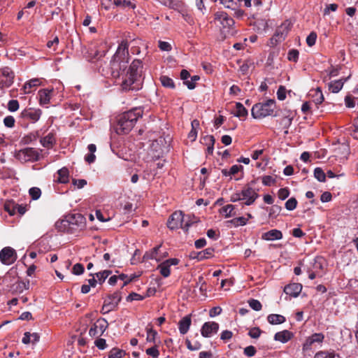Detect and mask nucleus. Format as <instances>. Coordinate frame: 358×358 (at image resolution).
I'll list each match as a JSON object with an SVG mask.
<instances>
[{
	"instance_id": "nucleus-1",
	"label": "nucleus",
	"mask_w": 358,
	"mask_h": 358,
	"mask_svg": "<svg viewBox=\"0 0 358 358\" xmlns=\"http://www.w3.org/2000/svg\"><path fill=\"white\" fill-rule=\"evenodd\" d=\"M129 61V44L127 41L123 40L110 61L111 76L116 79L122 90L136 91L141 88L142 62L134 59L127 68Z\"/></svg>"
},
{
	"instance_id": "nucleus-2",
	"label": "nucleus",
	"mask_w": 358,
	"mask_h": 358,
	"mask_svg": "<svg viewBox=\"0 0 358 358\" xmlns=\"http://www.w3.org/2000/svg\"><path fill=\"white\" fill-rule=\"evenodd\" d=\"M142 115L143 109L141 108H135L122 114L116 127L117 133L119 134L129 133L135 125L137 120Z\"/></svg>"
},
{
	"instance_id": "nucleus-3",
	"label": "nucleus",
	"mask_w": 358,
	"mask_h": 358,
	"mask_svg": "<svg viewBox=\"0 0 358 358\" xmlns=\"http://www.w3.org/2000/svg\"><path fill=\"white\" fill-rule=\"evenodd\" d=\"M215 21L224 37L234 36L236 34V30L234 27V20L226 13L217 12L215 14Z\"/></svg>"
},
{
	"instance_id": "nucleus-4",
	"label": "nucleus",
	"mask_w": 358,
	"mask_h": 358,
	"mask_svg": "<svg viewBox=\"0 0 358 358\" xmlns=\"http://www.w3.org/2000/svg\"><path fill=\"white\" fill-rule=\"evenodd\" d=\"M190 219V215H185L182 211L174 212L169 217L167 222V227L175 230L181 228L187 231L189 227L194 223Z\"/></svg>"
},
{
	"instance_id": "nucleus-5",
	"label": "nucleus",
	"mask_w": 358,
	"mask_h": 358,
	"mask_svg": "<svg viewBox=\"0 0 358 358\" xmlns=\"http://www.w3.org/2000/svg\"><path fill=\"white\" fill-rule=\"evenodd\" d=\"M275 108V101L273 99H268L265 102L255 104L252 108L251 114L255 119L263 118L272 115Z\"/></svg>"
},
{
	"instance_id": "nucleus-6",
	"label": "nucleus",
	"mask_w": 358,
	"mask_h": 358,
	"mask_svg": "<svg viewBox=\"0 0 358 358\" xmlns=\"http://www.w3.org/2000/svg\"><path fill=\"white\" fill-rule=\"evenodd\" d=\"M41 150L34 148H27L20 150L15 153V158L22 163L28 162H36L40 159Z\"/></svg>"
},
{
	"instance_id": "nucleus-7",
	"label": "nucleus",
	"mask_w": 358,
	"mask_h": 358,
	"mask_svg": "<svg viewBox=\"0 0 358 358\" xmlns=\"http://www.w3.org/2000/svg\"><path fill=\"white\" fill-rule=\"evenodd\" d=\"M291 29V22L288 20L282 22L275 30L273 37L270 40L272 46L276 45L278 43L285 40L289 31Z\"/></svg>"
},
{
	"instance_id": "nucleus-8",
	"label": "nucleus",
	"mask_w": 358,
	"mask_h": 358,
	"mask_svg": "<svg viewBox=\"0 0 358 358\" xmlns=\"http://www.w3.org/2000/svg\"><path fill=\"white\" fill-rule=\"evenodd\" d=\"M0 87L8 88L10 87L15 78V73L13 70L8 66H3L0 69Z\"/></svg>"
},
{
	"instance_id": "nucleus-9",
	"label": "nucleus",
	"mask_w": 358,
	"mask_h": 358,
	"mask_svg": "<svg viewBox=\"0 0 358 358\" xmlns=\"http://www.w3.org/2000/svg\"><path fill=\"white\" fill-rule=\"evenodd\" d=\"M17 258V252L11 247H5L0 251V262L4 265L13 264Z\"/></svg>"
},
{
	"instance_id": "nucleus-10",
	"label": "nucleus",
	"mask_w": 358,
	"mask_h": 358,
	"mask_svg": "<svg viewBox=\"0 0 358 358\" xmlns=\"http://www.w3.org/2000/svg\"><path fill=\"white\" fill-rule=\"evenodd\" d=\"M241 199L246 206L252 205L259 197L257 190L250 185L245 186L241 191Z\"/></svg>"
},
{
	"instance_id": "nucleus-11",
	"label": "nucleus",
	"mask_w": 358,
	"mask_h": 358,
	"mask_svg": "<svg viewBox=\"0 0 358 358\" xmlns=\"http://www.w3.org/2000/svg\"><path fill=\"white\" fill-rule=\"evenodd\" d=\"M121 296L119 292H115L109 296L105 301L102 307L103 314L108 313L114 310L121 301Z\"/></svg>"
},
{
	"instance_id": "nucleus-12",
	"label": "nucleus",
	"mask_w": 358,
	"mask_h": 358,
	"mask_svg": "<svg viewBox=\"0 0 358 358\" xmlns=\"http://www.w3.org/2000/svg\"><path fill=\"white\" fill-rule=\"evenodd\" d=\"M108 322L104 318L97 320L90 327L89 335L92 337L101 336L108 327Z\"/></svg>"
},
{
	"instance_id": "nucleus-13",
	"label": "nucleus",
	"mask_w": 358,
	"mask_h": 358,
	"mask_svg": "<svg viewBox=\"0 0 358 358\" xmlns=\"http://www.w3.org/2000/svg\"><path fill=\"white\" fill-rule=\"evenodd\" d=\"M324 339V336L322 333H315L306 338L303 344V350L307 351L316 344H321Z\"/></svg>"
},
{
	"instance_id": "nucleus-14",
	"label": "nucleus",
	"mask_w": 358,
	"mask_h": 358,
	"mask_svg": "<svg viewBox=\"0 0 358 358\" xmlns=\"http://www.w3.org/2000/svg\"><path fill=\"white\" fill-rule=\"evenodd\" d=\"M219 329V324L215 322H205L201 329V334L203 337H211L216 334Z\"/></svg>"
},
{
	"instance_id": "nucleus-15",
	"label": "nucleus",
	"mask_w": 358,
	"mask_h": 358,
	"mask_svg": "<svg viewBox=\"0 0 358 358\" xmlns=\"http://www.w3.org/2000/svg\"><path fill=\"white\" fill-rule=\"evenodd\" d=\"M326 265L325 259L321 256H317L313 259L310 266L308 268H310L311 270L322 275Z\"/></svg>"
},
{
	"instance_id": "nucleus-16",
	"label": "nucleus",
	"mask_w": 358,
	"mask_h": 358,
	"mask_svg": "<svg viewBox=\"0 0 358 358\" xmlns=\"http://www.w3.org/2000/svg\"><path fill=\"white\" fill-rule=\"evenodd\" d=\"M192 324L191 315L183 317L178 322V329L181 334L185 335L187 333Z\"/></svg>"
},
{
	"instance_id": "nucleus-17",
	"label": "nucleus",
	"mask_w": 358,
	"mask_h": 358,
	"mask_svg": "<svg viewBox=\"0 0 358 358\" xmlns=\"http://www.w3.org/2000/svg\"><path fill=\"white\" fill-rule=\"evenodd\" d=\"M302 290V285L299 283H292L285 287V294L293 297H296Z\"/></svg>"
},
{
	"instance_id": "nucleus-18",
	"label": "nucleus",
	"mask_w": 358,
	"mask_h": 358,
	"mask_svg": "<svg viewBox=\"0 0 358 358\" xmlns=\"http://www.w3.org/2000/svg\"><path fill=\"white\" fill-rule=\"evenodd\" d=\"M52 93V90L43 89L39 90L38 92V96L40 105L44 106L49 103Z\"/></svg>"
},
{
	"instance_id": "nucleus-19",
	"label": "nucleus",
	"mask_w": 358,
	"mask_h": 358,
	"mask_svg": "<svg viewBox=\"0 0 358 358\" xmlns=\"http://www.w3.org/2000/svg\"><path fill=\"white\" fill-rule=\"evenodd\" d=\"M42 114L40 109H28L22 113L24 117L31 120L33 122H37Z\"/></svg>"
},
{
	"instance_id": "nucleus-20",
	"label": "nucleus",
	"mask_w": 358,
	"mask_h": 358,
	"mask_svg": "<svg viewBox=\"0 0 358 358\" xmlns=\"http://www.w3.org/2000/svg\"><path fill=\"white\" fill-rule=\"evenodd\" d=\"M262 238L266 241H275L282 238V234L280 230L271 229L262 234Z\"/></svg>"
},
{
	"instance_id": "nucleus-21",
	"label": "nucleus",
	"mask_w": 358,
	"mask_h": 358,
	"mask_svg": "<svg viewBox=\"0 0 358 358\" xmlns=\"http://www.w3.org/2000/svg\"><path fill=\"white\" fill-rule=\"evenodd\" d=\"M161 246V245H159L152 248L151 250L146 252L143 257V260L155 259L157 262L161 261L162 257H159L158 256L159 250Z\"/></svg>"
},
{
	"instance_id": "nucleus-22",
	"label": "nucleus",
	"mask_w": 358,
	"mask_h": 358,
	"mask_svg": "<svg viewBox=\"0 0 358 358\" xmlns=\"http://www.w3.org/2000/svg\"><path fill=\"white\" fill-rule=\"evenodd\" d=\"M41 85V82L38 78H33L26 82L23 86V91L24 94H29L31 92V89Z\"/></svg>"
},
{
	"instance_id": "nucleus-23",
	"label": "nucleus",
	"mask_w": 358,
	"mask_h": 358,
	"mask_svg": "<svg viewBox=\"0 0 358 358\" xmlns=\"http://www.w3.org/2000/svg\"><path fill=\"white\" fill-rule=\"evenodd\" d=\"M29 287V282L17 281L14 283L11 287V290L13 293L20 294L24 290L28 289Z\"/></svg>"
},
{
	"instance_id": "nucleus-24",
	"label": "nucleus",
	"mask_w": 358,
	"mask_h": 358,
	"mask_svg": "<svg viewBox=\"0 0 358 358\" xmlns=\"http://www.w3.org/2000/svg\"><path fill=\"white\" fill-rule=\"evenodd\" d=\"M292 337V334L288 330H284L277 332L274 336L275 341H280L282 343H287Z\"/></svg>"
},
{
	"instance_id": "nucleus-25",
	"label": "nucleus",
	"mask_w": 358,
	"mask_h": 358,
	"mask_svg": "<svg viewBox=\"0 0 358 358\" xmlns=\"http://www.w3.org/2000/svg\"><path fill=\"white\" fill-rule=\"evenodd\" d=\"M215 141L214 136L211 135L206 136L202 139V143L207 146L206 151L208 155H211L213 152Z\"/></svg>"
},
{
	"instance_id": "nucleus-26",
	"label": "nucleus",
	"mask_w": 358,
	"mask_h": 358,
	"mask_svg": "<svg viewBox=\"0 0 358 358\" xmlns=\"http://www.w3.org/2000/svg\"><path fill=\"white\" fill-rule=\"evenodd\" d=\"M347 79L348 78L344 80L341 79L331 82L329 84V90L332 93H338L343 88V84L347 80Z\"/></svg>"
},
{
	"instance_id": "nucleus-27",
	"label": "nucleus",
	"mask_w": 358,
	"mask_h": 358,
	"mask_svg": "<svg viewBox=\"0 0 358 358\" xmlns=\"http://www.w3.org/2000/svg\"><path fill=\"white\" fill-rule=\"evenodd\" d=\"M310 96H312L313 102L317 105L322 103L324 101V96L320 87L312 90Z\"/></svg>"
},
{
	"instance_id": "nucleus-28",
	"label": "nucleus",
	"mask_w": 358,
	"mask_h": 358,
	"mask_svg": "<svg viewBox=\"0 0 358 358\" xmlns=\"http://www.w3.org/2000/svg\"><path fill=\"white\" fill-rule=\"evenodd\" d=\"M232 113L238 117H245L248 115V110L243 105L239 102L235 105V110Z\"/></svg>"
},
{
	"instance_id": "nucleus-29",
	"label": "nucleus",
	"mask_w": 358,
	"mask_h": 358,
	"mask_svg": "<svg viewBox=\"0 0 358 358\" xmlns=\"http://www.w3.org/2000/svg\"><path fill=\"white\" fill-rule=\"evenodd\" d=\"M41 145L47 148H51L55 142V138L52 133H49L47 136L40 140Z\"/></svg>"
},
{
	"instance_id": "nucleus-30",
	"label": "nucleus",
	"mask_w": 358,
	"mask_h": 358,
	"mask_svg": "<svg viewBox=\"0 0 358 358\" xmlns=\"http://www.w3.org/2000/svg\"><path fill=\"white\" fill-rule=\"evenodd\" d=\"M89 150V154L86 155L85 157V160L89 163H93L96 159V156L94 155V152L96 150V147L94 144H90L87 147Z\"/></svg>"
},
{
	"instance_id": "nucleus-31",
	"label": "nucleus",
	"mask_w": 358,
	"mask_h": 358,
	"mask_svg": "<svg viewBox=\"0 0 358 358\" xmlns=\"http://www.w3.org/2000/svg\"><path fill=\"white\" fill-rule=\"evenodd\" d=\"M268 322L271 324H280L285 322V317L283 315L278 314H271L267 317Z\"/></svg>"
},
{
	"instance_id": "nucleus-32",
	"label": "nucleus",
	"mask_w": 358,
	"mask_h": 358,
	"mask_svg": "<svg viewBox=\"0 0 358 358\" xmlns=\"http://www.w3.org/2000/svg\"><path fill=\"white\" fill-rule=\"evenodd\" d=\"M69 170L66 167H63L57 171V181L60 183H66L69 182Z\"/></svg>"
},
{
	"instance_id": "nucleus-33",
	"label": "nucleus",
	"mask_w": 358,
	"mask_h": 358,
	"mask_svg": "<svg viewBox=\"0 0 358 358\" xmlns=\"http://www.w3.org/2000/svg\"><path fill=\"white\" fill-rule=\"evenodd\" d=\"M314 358H341V357L334 351H319L315 355Z\"/></svg>"
},
{
	"instance_id": "nucleus-34",
	"label": "nucleus",
	"mask_w": 358,
	"mask_h": 358,
	"mask_svg": "<svg viewBox=\"0 0 358 358\" xmlns=\"http://www.w3.org/2000/svg\"><path fill=\"white\" fill-rule=\"evenodd\" d=\"M346 130L354 138L358 139V117L355 119L353 124Z\"/></svg>"
},
{
	"instance_id": "nucleus-35",
	"label": "nucleus",
	"mask_w": 358,
	"mask_h": 358,
	"mask_svg": "<svg viewBox=\"0 0 358 358\" xmlns=\"http://www.w3.org/2000/svg\"><path fill=\"white\" fill-rule=\"evenodd\" d=\"M248 222V219L244 217H239L236 218H234L227 222V224H230L235 227H238L239 226H245Z\"/></svg>"
},
{
	"instance_id": "nucleus-36",
	"label": "nucleus",
	"mask_w": 358,
	"mask_h": 358,
	"mask_svg": "<svg viewBox=\"0 0 358 358\" xmlns=\"http://www.w3.org/2000/svg\"><path fill=\"white\" fill-rule=\"evenodd\" d=\"M243 169V166L241 165H233L229 169H222V173L225 176H230L232 175H235L240 170Z\"/></svg>"
},
{
	"instance_id": "nucleus-37",
	"label": "nucleus",
	"mask_w": 358,
	"mask_h": 358,
	"mask_svg": "<svg viewBox=\"0 0 358 358\" xmlns=\"http://www.w3.org/2000/svg\"><path fill=\"white\" fill-rule=\"evenodd\" d=\"M293 120L292 113L289 111H286L284 114V116L281 120V124L284 128L287 129L292 124V121Z\"/></svg>"
},
{
	"instance_id": "nucleus-38",
	"label": "nucleus",
	"mask_w": 358,
	"mask_h": 358,
	"mask_svg": "<svg viewBox=\"0 0 358 358\" xmlns=\"http://www.w3.org/2000/svg\"><path fill=\"white\" fill-rule=\"evenodd\" d=\"M234 206L231 204H228L224 206H223L221 210L220 213H222L225 217H230L231 216L235 215V213L234 212Z\"/></svg>"
},
{
	"instance_id": "nucleus-39",
	"label": "nucleus",
	"mask_w": 358,
	"mask_h": 358,
	"mask_svg": "<svg viewBox=\"0 0 358 358\" xmlns=\"http://www.w3.org/2000/svg\"><path fill=\"white\" fill-rule=\"evenodd\" d=\"M83 219V217L80 214L71 215L66 217L65 220H62V223L67 222L69 224H76L78 220L82 221Z\"/></svg>"
},
{
	"instance_id": "nucleus-40",
	"label": "nucleus",
	"mask_w": 358,
	"mask_h": 358,
	"mask_svg": "<svg viewBox=\"0 0 358 358\" xmlns=\"http://www.w3.org/2000/svg\"><path fill=\"white\" fill-rule=\"evenodd\" d=\"M158 269L163 277L167 278L170 275V267L164 262L158 266Z\"/></svg>"
},
{
	"instance_id": "nucleus-41",
	"label": "nucleus",
	"mask_w": 358,
	"mask_h": 358,
	"mask_svg": "<svg viewBox=\"0 0 358 358\" xmlns=\"http://www.w3.org/2000/svg\"><path fill=\"white\" fill-rule=\"evenodd\" d=\"M160 81L162 85L165 87L174 88L175 85L173 80L166 76H162L160 77Z\"/></svg>"
},
{
	"instance_id": "nucleus-42",
	"label": "nucleus",
	"mask_w": 358,
	"mask_h": 358,
	"mask_svg": "<svg viewBox=\"0 0 358 358\" xmlns=\"http://www.w3.org/2000/svg\"><path fill=\"white\" fill-rule=\"evenodd\" d=\"M114 4L117 6H121L123 8L129 7L133 9L136 7V6L129 0H114Z\"/></svg>"
},
{
	"instance_id": "nucleus-43",
	"label": "nucleus",
	"mask_w": 358,
	"mask_h": 358,
	"mask_svg": "<svg viewBox=\"0 0 358 358\" xmlns=\"http://www.w3.org/2000/svg\"><path fill=\"white\" fill-rule=\"evenodd\" d=\"M111 274V271L109 270H105L96 273L97 281L99 284L103 283L105 280Z\"/></svg>"
},
{
	"instance_id": "nucleus-44",
	"label": "nucleus",
	"mask_w": 358,
	"mask_h": 358,
	"mask_svg": "<svg viewBox=\"0 0 358 358\" xmlns=\"http://www.w3.org/2000/svg\"><path fill=\"white\" fill-rule=\"evenodd\" d=\"M125 355L124 350L118 348H113L108 355V358H122Z\"/></svg>"
},
{
	"instance_id": "nucleus-45",
	"label": "nucleus",
	"mask_w": 358,
	"mask_h": 358,
	"mask_svg": "<svg viewBox=\"0 0 358 358\" xmlns=\"http://www.w3.org/2000/svg\"><path fill=\"white\" fill-rule=\"evenodd\" d=\"M314 176L315 178L320 182H324L326 179V174L321 168H315L314 170Z\"/></svg>"
},
{
	"instance_id": "nucleus-46",
	"label": "nucleus",
	"mask_w": 358,
	"mask_h": 358,
	"mask_svg": "<svg viewBox=\"0 0 358 358\" xmlns=\"http://www.w3.org/2000/svg\"><path fill=\"white\" fill-rule=\"evenodd\" d=\"M4 209L10 215L15 214V203L13 201H6L4 204Z\"/></svg>"
},
{
	"instance_id": "nucleus-47",
	"label": "nucleus",
	"mask_w": 358,
	"mask_h": 358,
	"mask_svg": "<svg viewBox=\"0 0 358 358\" xmlns=\"http://www.w3.org/2000/svg\"><path fill=\"white\" fill-rule=\"evenodd\" d=\"M30 196L33 200H37L41 195V191L38 187H31L29 190Z\"/></svg>"
},
{
	"instance_id": "nucleus-48",
	"label": "nucleus",
	"mask_w": 358,
	"mask_h": 358,
	"mask_svg": "<svg viewBox=\"0 0 358 358\" xmlns=\"http://www.w3.org/2000/svg\"><path fill=\"white\" fill-rule=\"evenodd\" d=\"M157 336V332L153 330L152 328L147 329V341L149 343H155L156 336Z\"/></svg>"
},
{
	"instance_id": "nucleus-49",
	"label": "nucleus",
	"mask_w": 358,
	"mask_h": 358,
	"mask_svg": "<svg viewBox=\"0 0 358 358\" xmlns=\"http://www.w3.org/2000/svg\"><path fill=\"white\" fill-rule=\"evenodd\" d=\"M248 304H249L250 307L255 311H259L262 308V303H260L259 301H258L257 299H250L248 301Z\"/></svg>"
},
{
	"instance_id": "nucleus-50",
	"label": "nucleus",
	"mask_w": 358,
	"mask_h": 358,
	"mask_svg": "<svg viewBox=\"0 0 358 358\" xmlns=\"http://www.w3.org/2000/svg\"><path fill=\"white\" fill-rule=\"evenodd\" d=\"M199 76H194L191 78V80H187L184 81V84L187 85V88L189 90H193L196 87L195 83L199 80Z\"/></svg>"
},
{
	"instance_id": "nucleus-51",
	"label": "nucleus",
	"mask_w": 358,
	"mask_h": 358,
	"mask_svg": "<svg viewBox=\"0 0 358 358\" xmlns=\"http://www.w3.org/2000/svg\"><path fill=\"white\" fill-rule=\"evenodd\" d=\"M285 206L287 210H293L296 208L297 201L294 197L290 198L286 201Z\"/></svg>"
},
{
	"instance_id": "nucleus-52",
	"label": "nucleus",
	"mask_w": 358,
	"mask_h": 358,
	"mask_svg": "<svg viewBox=\"0 0 358 358\" xmlns=\"http://www.w3.org/2000/svg\"><path fill=\"white\" fill-rule=\"evenodd\" d=\"M213 253V250L211 248H207L205 250L200 252L198 255V259L199 260H203L204 259L208 258L210 256H212Z\"/></svg>"
},
{
	"instance_id": "nucleus-53",
	"label": "nucleus",
	"mask_w": 358,
	"mask_h": 358,
	"mask_svg": "<svg viewBox=\"0 0 358 358\" xmlns=\"http://www.w3.org/2000/svg\"><path fill=\"white\" fill-rule=\"evenodd\" d=\"M281 210L282 208L280 206L273 205L269 210L268 216L270 217H275L280 214Z\"/></svg>"
},
{
	"instance_id": "nucleus-54",
	"label": "nucleus",
	"mask_w": 358,
	"mask_h": 358,
	"mask_svg": "<svg viewBox=\"0 0 358 358\" xmlns=\"http://www.w3.org/2000/svg\"><path fill=\"white\" fill-rule=\"evenodd\" d=\"M299 52L297 50L292 49L289 51L287 55V59L289 61L296 62L299 59Z\"/></svg>"
},
{
	"instance_id": "nucleus-55",
	"label": "nucleus",
	"mask_w": 358,
	"mask_h": 358,
	"mask_svg": "<svg viewBox=\"0 0 358 358\" xmlns=\"http://www.w3.org/2000/svg\"><path fill=\"white\" fill-rule=\"evenodd\" d=\"M262 182L265 186H271L275 182V178L271 176H264L262 178Z\"/></svg>"
},
{
	"instance_id": "nucleus-56",
	"label": "nucleus",
	"mask_w": 358,
	"mask_h": 358,
	"mask_svg": "<svg viewBox=\"0 0 358 358\" xmlns=\"http://www.w3.org/2000/svg\"><path fill=\"white\" fill-rule=\"evenodd\" d=\"M317 39V34L312 31L306 38V43L308 46L311 47L315 44Z\"/></svg>"
},
{
	"instance_id": "nucleus-57",
	"label": "nucleus",
	"mask_w": 358,
	"mask_h": 358,
	"mask_svg": "<svg viewBox=\"0 0 358 358\" xmlns=\"http://www.w3.org/2000/svg\"><path fill=\"white\" fill-rule=\"evenodd\" d=\"M19 108V103L17 100H10L8 103V109L10 112H15Z\"/></svg>"
},
{
	"instance_id": "nucleus-58",
	"label": "nucleus",
	"mask_w": 358,
	"mask_h": 358,
	"mask_svg": "<svg viewBox=\"0 0 358 358\" xmlns=\"http://www.w3.org/2000/svg\"><path fill=\"white\" fill-rule=\"evenodd\" d=\"M289 195V191L287 188H281L278 190V196L280 200L286 199Z\"/></svg>"
},
{
	"instance_id": "nucleus-59",
	"label": "nucleus",
	"mask_w": 358,
	"mask_h": 358,
	"mask_svg": "<svg viewBox=\"0 0 358 358\" xmlns=\"http://www.w3.org/2000/svg\"><path fill=\"white\" fill-rule=\"evenodd\" d=\"M94 345L99 350H105L107 348L106 341L103 338H97L94 341Z\"/></svg>"
},
{
	"instance_id": "nucleus-60",
	"label": "nucleus",
	"mask_w": 358,
	"mask_h": 358,
	"mask_svg": "<svg viewBox=\"0 0 358 358\" xmlns=\"http://www.w3.org/2000/svg\"><path fill=\"white\" fill-rule=\"evenodd\" d=\"M185 343L187 345V348L191 351L198 350L201 347V345L197 342L192 345L189 339H186Z\"/></svg>"
},
{
	"instance_id": "nucleus-61",
	"label": "nucleus",
	"mask_w": 358,
	"mask_h": 358,
	"mask_svg": "<svg viewBox=\"0 0 358 358\" xmlns=\"http://www.w3.org/2000/svg\"><path fill=\"white\" fill-rule=\"evenodd\" d=\"M3 123L6 127L12 128L15 125V118L11 115L6 116L3 119Z\"/></svg>"
},
{
	"instance_id": "nucleus-62",
	"label": "nucleus",
	"mask_w": 358,
	"mask_h": 358,
	"mask_svg": "<svg viewBox=\"0 0 358 358\" xmlns=\"http://www.w3.org/2000/svg\"><path fill=\"white\" fill-rule=\"evenodd\" d=\"M261 332L259 327H254L249 331L248 335L252 338H258L261 335Z\"/></svg>"
},
{
	"instance_id": "nucleus-63",
	"label": "nucleus",
	"mask_w": 358,
	"mask_h": 358,
	"mask_svg": "<svg viewBox=\"0 0 358 358\" xmlns=\"http://www.w3.org/2000/svg\"><path fill=\"white\" fill-rule=\"evenodd\" d=\"M146 354L153 358H157L159 355V352L156 346H153L146 350Z\"/></svg>"
},
{
	"instance_id": "nucleus-64",
	"label": "nucleus",
	"mask_w": 358,
	"mask_h": 358,
	"mask_svg": "<svg viewBox=\"0 0 358 358\" xmlns=\"http://www.w3.org/2000/svg\"><path fill=\"white\" fill-rule=\"evenodd\" d=\"M278 99L280 101L285 99L286 98V89L284 86H280L277 91Z\"/></svg>"
}]
</instances>
